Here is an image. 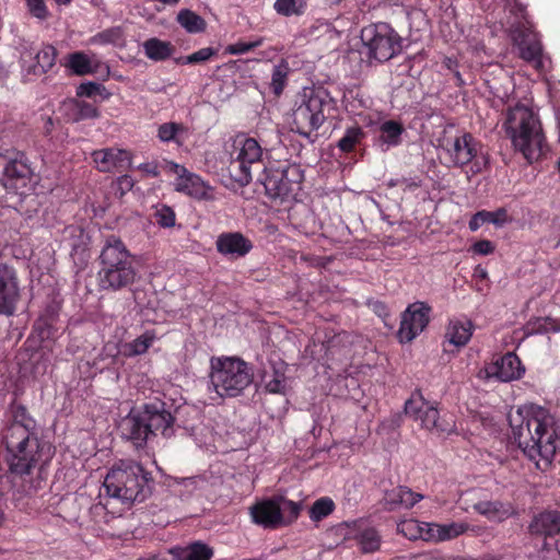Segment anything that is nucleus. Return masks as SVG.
Segmentation results:
<instances>
[{
    "label": "nucleus",
    "instance_id": "f257e3e1",
    "mask_svg": "<svg viewBox=\"0 0 560 560\" xmlns=\"http://www.w3.org/2000/svg\"><path fill=\"white\" fill-rule=\"evenodd\" d=\"M512 439L539 469L551 464L560 440V424L549 409L525 405L510 416Z\"/></svg>",
    "mask_w": 560,
    "mask_h": 560
},
{
    "label": "nucleus",
    "instance_id": "f03ea898",
    "mask_svg": "<svg viewBox=\"0 0 560 560\" xmlns=\"http://www.w3.org/2000/svg\"><path fill=\"white\" fill-rule=\"evenodd\" d=\"M97 284L101 291L117 292L130 288L138 277L135 256L116 235L106 237L98 256Z\"/></svg>",
    "mask_w": 560,
    "mask_h": 560
},
{
    "label": "nucleus",
    "instance_id": "7ed1b4c3",
    "mask_svg": "<svg viewBox=\"0 0 560 560\" xmlns=\"http://www.w3.org/2000/svg\"><path fill=\"white\" fill-rule=\"evenodd\" d=\"M175 418L166 409L163 401L144 404L141 409L132 410L124 419L122 434L133 444L136 448H143L151 436L158 432L164 438H171L174 433L173 424Z\"/></svg>",
    "mask_w": 560,
    "mask_h": 560
},
{
    "label": "nucleus",
    "instance_id": "20e7f679",
    "mask_svg": "<svg viewBox=\"0 0 560 560\" xmlns=\"http://www.w3.org/2000/svg\"><path fill=\"white\" fill-rule=\"evenodd\" d=\"M504 128L515 150L520 151L528 163L542 156L547 145L546 138L541 124L532 109L523 105L509 108Z\"/></svg>",
    "mask_w": 560,
    "mask_h": 560
},
{
    "label": "nucleus",
    "instance_id": "39448f33",
    "mask_svg": "<svg viewBox=\"0 0 560 560\" xmlns=\"http://www.w3.org/2000/svg\"><path fill=\"white\" fill-rule=\"evenodd\" d=\"M210 382L220 397L234 398L253 383L252 366L237 357L211 358Z\"/></svg>",
    "mask_w": 560,
    "mask_h": 560
},
{
    "label": "nucleus",
    "instance_id": "423d86ee",
    "mask_svg": "<svg viewBox=\"0 0 560 560\" xmlns=\"http://www.w3.org/2000/svg\"><path fill=\"white\" fill-rule=\"evenodd\" d=\"M7 462L12 474L28 476L42 460L46 443L40 433L2 432Z\"/></svg>",
    "mask_w": 560,
    "mask_h": 560
},
{
    "label": "nucleus",
    "instance_id": "0eeeda50",
    "mask_svg": "<svg viewBox=\"0 0 560 560\" xmlns=\"http://www.w3.org/2000/svg\"><path fill=\"white\" fill-rule=\"evenodd\" d=\"M440 147L445 152L450 166L462 170L468 166L467 173L471 175L481 173L486 166V160L479 159L482 145L470 132L463 131L454 137H444Z\"/></svg>",
    "mask_w": 560,
    "mask_h": 560
},
{
    "label": "nucleus",
    "instance_id": "6e6552de",
    "mask_svg": "<svg viewBox=\"0 0 560 560\" xmlns=\"http://www.w3.org/2000/svg\"><path fill=\"white\" fill-rule=\"evenodd\" d=\"M328 105L326 98L312 91L310 94H303L292 109L290 127L291 130L300 136L311 139L326 120L324 114L325 106Z\"/></svg>",
    "mask_w": 560,
    "mask_h": 560
},
{
    "label": "nucleus",
    "instance_id": "1a4fd4ad",
    "mask_svg": "<svg viewBox=\"0 0 560 560\" xmlns=\"http://www.w3.org/2000/svg\"><path fill=\"white\" fill-rule=\"evenodd\" d=\"M262 162V148L254 138L237 136L233 141L231 161L228 172L238 186H247L252 182V167Z\"/></svg>",
    "mask_w": 560,
    "mask_h": 560
},
{
    "label": "nucleus",
    "instance_id": "9d476101",
    "mask_svg": "<svg viewBox=\"0 0 560 560\" xmlns=\"http://www.w3.org/2000/svg\"><path fill=\"white\" fill-rule=\"evenodd\" d=\"M103 486L105 490H153L152 474L131 459H119L107 471Z\"/></svg>",
    "mask_w": 560,
    "mask_h": 560
},
{
    "label": "nucleus",
    "instance_id": "9b49d317",
    "mask_svg": "<svg viewBox=\"0 0 560 560\" xmlns=\"http://www.w3.org/2000/svg\"><path fill=\"white\" fill-rule=\"evenodd\" d=\"M361 40L370 58L387 61L401 51V37L385 22L371 24L361 31Z\"/></svg>",
    "mask_w": 560,
    "mask_h": 560
},
{
    "label": "nucleus",
    "instance_id": "f8f14e48",
    "mask_svg": "<svg viewBox=\"0 0 560 560\" xmlns=\"http://www.w3.org/2000/svg\"><path fill=\"white\" fill-rule=\"evenodd\" d=\"M4 186L19 195H27L35 188L37 178L24 152L5 150L0 153Z\"/></svg>",
    "mask_w": 560,
    "mask_h": 560
},
{
    "label": "nucleus",
    "instance_id": "ddd939ff",
    "mask_svg": "<svg viewBox=\"0 0 560 560\" xmlns=\"http://www.w3.org/2000/svg\"><path fill=\"white\" fill-rule=\"evenodd\" d=\"M300 513V505L282 497L262 500L250 508L256 524L266 528H278L293 523Z\"/></svg>",
    "mask_w": 560,
    "mask_h": 560
},
{
    "label": "nucleus",
    "instance_id": "4468645a",
    "mask_svg": "<svg viewBox=\"0 0 560 560\" xmlns=\"http://www.w3.org/2000/svg\"><path fill=\"white\" fill-rule=\"evenodd\" d=\"M304 173L299 165H285L278 168H264V177L260 179L266 195L271 199H288L301 189Z\"/></svg>",
    "mask_w": 560,
    "mask_h": 560
},
{
    "label": "nucleus",
    "instance_id": "2eb2a0df",
    "mask_svg": "<svg viewBox=\"0 0 560 560\" xmlns=\"http://www.w3.org/2000/svg\"><path fill=\"white\" fill-rule=\"evenodd\" d=\"M57 49L49 44L35 48L33 45H23L20 51V66L25 80H32L49 72L56 65Z\"/></svg>",
    "mask_w": 560,
    "mask_h": 560
},
{
    "label": "nucleus",
    "instance_id": "dca6fc26",
    "mask_svg": "<svg viewBox=\"0 0 560 560\" xmlns=\"http://www.w3.org/2000/svg\"><path fill=\"white\" fill-rule=\"evenodd\" d=\"M510 36L513 45L518 49V56L527 62H533L536 68L542 66V45L539 34L524 22H515L510 27Z\"/></svg>",
    "mask_w": 560,
    "mask_h": 560
},
{
    "label": "nucleus",
    "instance_id": "f3484780",
    "mask_svg": "<svg viewBox=\"0 0 560 560\" xmlns=\"http://www.w3.org/2000/svg\"><path fill=\"white\" fill-rule=\"evenodd\" d=\"M431 307L424 302L410 304L401 315L398 338L401 342L415 339L429 324Z\"/></svg>",
    "mask_w": 560,
    "mask_h": 560
},
{
    "label": "nucleus",
    "instance_id": "a211bd4d",
    "mask_svg": "<svg viewBox=\"0 0 560 560\" xmlns=\"http://www.w3.org/2000/svg\"><path fill=\"white\" fill-rule=\"evenodd\" d=\"M20 299V285L16 270L0 264V315L12 316Z\"/></svg>",
    "mask_w": 560,
    "mask_h": 560
},
{
    "label": "nucleus",
    "instance_id": "6ab92c4d",
    "mask_svg": "<svg viewBox=\"0 0 560 560\" xmlns=\"http://www.w3.org/2000/svg\"><path fill=\"white\" fill-rule=\"evenodd\" d=\"M215 248L223 257L235 260L248 255L254 248V243L242 232H223L217 237Z\"/></svg>",
    "mask_w": 560,
    "mask_h": 560
},
{
    "label": "nucleus",
    "instance_id": "aec40b11",
    "mask_svg": "<svg viewBox=\"0 0 560 560\" xmlns=\"http://www.w3.org/2000/svg\"><path fill=\"white\" fill-rule=\"evenodd\" d=\"M40 433V428L28 409L21 402L13 400L9 405L8 418L2 432Z\"/></svg>",
    "mask_w": 560,
    "mask_h": 560
},
{
    "label": "nucleus",
    "instance_id": "412c9836",
    "mask_svg": "<svg viewBox=\"0 0 560 560\" xmlns=\"http://www.w3.org/2000/svg\"><path fill=\"white\" fill-rule=\"evenodd\" d=\"M488 373L501 382H511L520 380L525 373V368L515 353L508 352L490 365Z\"/></svg>",
    "mask_w": 560,
    "mask_h": 560
},
{
    "label": "nucleus",
    "instance_id": "4be33fe9",
    "mask_svg": "<svg viewBox=\"0 0 560 560\" xmlns=\"http://www.w3.org/2000/svg\"><path fill=\"white\" fill-rule=\"evenodd\" d=\"M92 160L100 172L107 173L124 167L129 162V154L126 150L107 148L92 152Z\"/></svg>",
    "mask_w": 560,
    "mask_h": 560
},
{
    "label": "nucleus",
    "instance_id": "5701e85b",
    "mask_svg": "<svg viewBox=\"0 0 560 560\" xmlns=\"http://www.w3.org/2000/svg\"><path fill=\"white\" fill-rule=\"evenodd\" d=\"M418 420L421 421L422 428L438 434L448 435L455 430V422L452 417H447L446 415L441 417L438 408L430 404L425 407Z\"/></svg>",
    "mask_w": 560,
    "mask_h": 560
},
{
    "label": "nucleus",
    "instance_id": "b1692460",
    "mask_svg": "<svg viewBox=\"0 0 560 560\" xmlns=\"http://www.w3.org/2000/svg\"><path fill=\"white\" fill-rule=\"evenodd\" d=\"M182 173L178 174L175 183L176 191L183 192L196 199H206L208 197V186L200 176L188 172L185 167H180Z\"/></svg>",
    "mask_w": 560,
    "mask_h": 560
},
{
    "label": "nucleus",
    "instance_id": "393cba45",
    "mask_svg": "<svg viewBox=\"0 0 560 560\" xmlns=\"http://www.w3.org/2000/svg\"><path fill=\"white\" fill-rule=\"evenodd\" d=\"M472 331L474 324L470 319L455 318L450 320L446 328L445 338L451 345L459 348L468 343L472 336Z\"/></svg>",
    "mask_w": 560,
    "mask_h": 560
},
{
    "label": "nucleus",
    "instance_id": "a878e982",
    "mask_svg": "<svg viewBox=\"0 0 560 560\" xmlns=\"http://www.w3.org/2000/svg\"><path fill=\"white\" fill-rule=\"evenodd\" d=\"M468 529L466 523L453 522L448 524L430 523L427 525L428 541H444L464 534Z\"/></svg>",
    "mask_w": 560,
    "mask_h": 560
},
{
    "label": "nucleus",
    "instance_id": "bb28decb",
    "mask_svg": "<svg viewBox=\"0 0 560 560\" xmlns=\"http://www.w3.org/2000/svg\"><path fill=\"white\" fill-rule=\"evenodd\" d=\"M533 534L552 536L560 534V511H545L534 517L529 525Z\"/></svg>",
    "mask_w": 560,
    "mask_h": 560
},
{
    "label": "nucleus",
    "instance_id": "cd10ccee",
    "mask_svg": "<svg viewBox=\"0 0 560 560\" xmlns=\"http://www.w3.org/2000/svg\"><path fill=\"white\" fill-rule=\"evenodd\" d=\"M509 222L511 218L505 208H498L495 211L480 210L470 218L468 228L471 232H476L486 223L501 228Z\"/></svg>",
    "mask_w": 560,
    "mask_h": 560
},
{
    "label": "nucleus",
    "instance_id": "c85d7f7f",
    "mask_svg": "<svg viewBox=\"0 0 560 560\" xmlns=\"http://www.w3.org/2000/svg\"><path fill=\"white\" fill-rule=\"evenodd\" d=\"M145 57L152 61H165L173 56L176 47L167 40L150 37L142 43Z\"/></svg>",
    "mask_w": 560,
    "mask_h": 560
},
{
    "label": "nucleus",
    "instance_id": "c756f323",
    "mask_svg": "<svg viewBox=\"0 0 560 560\" xmlns=\"http://www.w3.org/2000/svg\"><path fill=\"white\" fill-rule=\"evenodd\" d=\"M384 508L387 511L411 509L423 499L420 492H385Z\"/></svg>",
    "mask_w": 560,
    "mask_h": 560
},
{
    "label": "nucleus",
    "instance_id": "7c9ffc66",
    "mask_svg": "<svg viewBox=\"0 0 560 560\" xmlns=\"http://www.w3.org/2000/svg\"><path fill=\"white\" fill-rule=\"evenodd\" d=\"M171 553L176 560H210L214 552L209 545L195 541L185 548H174Z\"/></svg>",
    "mask_w": 560,
    "mask_h": 560
},
{
    "label": "nucleus",
    "instance_id": "2f4dec72",
    "mask_svg": "<svg viewBox=\"0 0 560 560\" xmlns=\"http://www.w3.org/2000/svg\"><path fill=\"white\" fill-rule=\"evenodd\" d=\"M58 319V311L54 305H48L38 319L34 324V328L38 331L42 339H49L54 336L55 325Z\"/></svg>",
    "mask_w": 560,
    "mask_h": 560
},
{
    "label": "nucleus",
    "instance_id": "473e14b6",
    "mask_svg": "<svg viewBox=\"0 0 560 560\" xmlns=\"http://www.w3.org/2000/svg\"><path fill=\"white\" fill-rule=\"evenodd\" d=\"M291 68L285 59H281L277 65L273 66L271 72L270 90L272 94L279 97L287 84Z\"/></svg>",
    "mask_w": 560,
    "mask_h": 560
},
{
    "label": "nucleus",
    "instance_id": "72a5a7b5",
    "mask_svg": "<svg viewBox=\"0 0 560 560\" xmlns=\"http://www.w3.org/2000/svg\"><path fill=\"white\" fill-rule=\"evenodd\" d=\"M65 66L71 70L75 75L93 74L95 68L92 65L91 59L83 51H74L67 56Z\"/></svg>",
    "mask_w": 560,
    "mask_h": 560
},
{
    "label": "nucleus",
    "instance_id": "f704fd0d",
    "mask_svg": "<svg viewBox=\"0 0 560 560\" xmlns=\"http://www.w3.org/2000/svg\"><path fill=\"white\" fill-rule=\"evenodd\" d=\"M156 340L154 330H145L142 335L130 342L124 345V354L126 357H136L145 353Z\"/></svg>",
    "mask_w": 560,
    "mask_h": 560
},
{
    "label": "nucleus",
    "instance_id": "c9c22d12",
    "mask_svg": "<svg viewBox=\"0 0 560 560\" xmlns=\"http://www.w3.org/2000/svg\"><path fill=\"white\" fill-rule=\"evenodd\" d=\"M365 131L360 126H352L346 129L343 136L339 139L337 147L343 153H350L365 139Z\"/></svg>",
    "mask_w": 560,
    "mask_h": 560
},
{
    "label": "nucleus",
    "instance_id": "e433bc0d",
    "mask_svg": "<svg viewBox=\"0 0 560 560\" xmlns=\"http://www.w3.org/2000/svg\"><path fill=\"white\" fill-rule=\"evenodd\" d=\"M404 125L396 120H386L380 126V138L388 147H397L401 142Z\"/></svg>",
    "mask_w": 560,
    "mask_h": 560
},
{
    "label": "nucleus",
    "instance_id": "4c0bfd02",
    "mask_svg": "<svg viewBox=\"0 0 560 560\" xmlns=\"http://www.w3.org/2000/svg\"><path fill=\"white\" fill-rule=\"evenodd\" d=\"M178 24L188 33L196 34L206 30V21L197 13L189 9H183L177 14Z\"/></svg>",
    "mask_w": 560,
    "mask_h": 560
},
{
    "label": "nucleus",
    "instance_id": "58836bf2",
    "mask_svg": "<svg viewBox=\"0 0 560 560\" xmlns=\"http://www.w3.org/2000/svg\"><path fill=\"white\" fill-rule=\"evenodd\" d=\"M429 523L418 522L416 520H405L398 523L397 530L399 534L410 540H427V525Z\"/></svg>",
    "mask_w": 560,
    "mask_h": 560
},
{
    "label": "nucleus",
    "instance_id": "ea45409f",
    "mask_svg": "<svg viewBox=\"0 0 560 560\" xmlns=\"http://www.w3.org/2000/svg\"><path fill=\"white\" fill-rule=\"evenodd\" d=\"M276 12L283 16H300L307 8L306 0H276L273 5Z\"/></svg>",
    "mask_w": 560,
    "mask_h": 560
},
{
    "label": "nucleus",
    "instance_id": "a19ab883",
    "mask_svg": "<svg viewBox=\"0 0 560 560\" xmlns=\"http://www.w3.org/2000/svg\"><path fill=\"white\" fill-rule=\"evenodd\" d=\"M185 131L186 127L183 124L170 121L159 126L156 137L162 142L173 141L180 144L179 135Z\"/></svg>",
    "mask_w": 560,
    "mask_h": 560
},
{
    "label": "nucleus",
    "instance_id": "79ce46f5",
    "mask_svg": "<svg viewBox=\"0 0 560 560\" xmlns=\"http://www.w3.org/2000/svg\"><path fill=\"white\" fill-rule=\"evenodd\" d=\"M97 504L102 505L112 515L124 513V506H120V492H98Z\"/></svg>",
    "mask_w": 560,
    "mask_h": 560
},
{
    "label": "nucleus",
    "instance_id": "37998d69",
    "mask_svg": "<svg viewBox=\"0 0 560 560\" xmlns=\"http://www.w3.org/2000/svg\"><path fill=\"white\" fill-rule=\"evenodd\" d=\"M335 510V503L329 497H322L316 500L310 509V518L319 522L330 515Z\"/></svg>",
    "mask_w": 560,
    "mask_h": 560
},
{
    "label": "nucleus",
    "instance_id": "c03bdc74",
    "mask_svg": "<svg viewBox=\"0 0 560 560\" xmlns=\"http://www.w3.org/2000/svg\"><path fill=\"white\" fill-rule=\"evenodd\" d=\"M266 392L270 394H285L287 378L282 372L273 371L272 374L266 373L262 378Z\"/></svg>",
    "mask_w": 560,
    "mask_h": 560
},
{
    "label": "nucleus",
    "instance_id": "a18cd8bd",
    "mask_svg": "<svg viewBox=\"0 0 560 560\" xmlns=\"http://www.w3.org/2000/svg\"><path fill=\"white\" fill-rule=\"evenodd\" d=\"M427 406H429V402L423 398L421 392L416 390L405 402V413L415 420H418Z\"/></svg>",
    "mask_w": 560,
    "mask_h": 560
},
{
    "label": "nucleus",
    "instance_id": "49530a36",
    "mask_svg": "<svg viewBox=\"0 0 560 560\" xmlns=\"http://www.w3.org/2000/svg\"><path fill=\"white\" fill-rule=\"evenodd\" d=\"M218 52L217 49L212 47L201 48L188 56H182L174 59L176 65H196L202 63L210 60L211 57L215 56Z\"/></svg>",
    "mask_w": 560,
    "mask_h": 560
},
{
    "label": "nucleus",
    "instance_id": "de8ad7c7",
    "mask_svg": "<svg viewBox=\"0 0 560 560\" xmlns=\"http://www.w3.org/2000/svg\"><path fill=\"white\" fill-rule=\"evenodd\" d=\"M358 542L364 552H373L378 549L381 537L376 529L365 528L358 535Z\"/></svg>",
    "mask_w": 560,
    "mask_h": 560
},
{
    "label": "nucleus",
    "instance_id": "09e8293b",
    "mask_svg": "<svg viewBox=\"0 0 560 560\" xmlns=\"http://www.w3.org/2000/svg\"><path fill=\"white\" fill-rule=\"evenodd\" d=\"M72 119L75 121L98 117L100 113L95 105L84 101L72 103Z\"/></svg>",
    "mask_w": 560,
    "mask_h": 560
},
{
    "label": "nucleus",
    "instance_id": "8fccbe9b",
    "mask_svg": "<svg viewBox=\"0 0 560 560\" xmlns=\"http://www.w3.org/2000/svg\"><path fill=\"white\" fill-rule=\"evenodd\" d=\"M153 218L156 224L163 229L173 228L176 223L175 211L167 205H158L155 207Z\"/></svg>",
    "mask_w": 560,
    "mask_h": 560
},
{
    "label": "nucleus",
    "instance_id": "3c124183",
    "mask_svg": "<svg viewBox=\"0 0 560 560\" xmlns=\"http://www.w3.org/2000/svg\"><path fill=\"white\" fill-rule=\"evenodd\" d=\"M164 483L166 487L183 486L185 488L203 489L207 487V480L202 476H194L177 480L175 478H166Z\"/></svg>",
    "mask_w": 560,
    "mask_h": 560
},
{
    "label": "nucleus",
    "instance_id": "603ef678",
    "mask_svg": "<svg viewBox=\"0 0 560 560\" xmlns=\"http://www.w3.org/2000/svg\"><path fill=\"white\" fill-rule=\"evenodd\" d=\"M122 36L120 27H112L97 33L93 37V42L102 45L117 44Z\"/></svg>",
    "mask_w": 560,
    "mask_h": 560
},
{
    "label": "nucleus",
    "instance_id": "864d4df0",
    "mask_svg": "<svg viewBox=\"0 0 560 560\" xmlns=\"http://www.w3.org/2000/svg\"><path fill=\"white\" fill-rule=\"evenodd\" d=\"M528 327L536 334L556 332L560 330L558 323L550 317L538 318L535 323L529 324Z\"/></svg>",
    "mask_w": 560,
    "mask_h": 560
},
{
    "label": "nucleus",
    "instance_id": "5fc2aeb1",
    "mask_svg": "<svg viewBox=\"0 0 560 560\" xmlns=\"http://www.w3.org/2000/svg\"><path fill=\"white\" fill-rule=\"evenodd\" d=\"M30 14L38 20H46L49 16L45 0H25Z\"/></svg>",
    "mask_w": 560,
    "mask_h": 560
},
{
    "label": "nucleus",
    "instance_id": "6e6d98bb",
    "mask_svg": "<svg viewBox=\"0 0 560 560\" xmlns=\"http://www.w3.org/2000/svg\"><path fill=\"white\" fill-rule=\"evenodd\" d=\"M261 44V38L254 42H237L235 44L230 45L226 50L232 55H242L259 47Z\"/></svg>",
    "mask_w": 560,
    "mask_h": 560
},
{
    "label": "nucleus",
    "instance_id": "4d7b16f0",
    "mask_svg": "<svg viewBox=\"0 0 560 560\" xmlns=\"http://www.w3.org/2000/svg\"><path fill=\"white\" fill-rule=\"evenodd\" d=\"M104 86L96 82H84L81 83L77 89V95L79 97H93L101 93Z\"/></svg>",
    "mask_w": 560,
    "mask_h": 560
},
{
    "label": "nucleus",
    "instance_id": "13d9d810",
    "mask_svg": "<svg viewBox=\"0 0 560 560\" xmlns=\"http://www.w3.org/2000/svg\"><path fill=\"white\" fill-rule=\"evenodd\" d=\"M504 8L514 15L518 21L526 19V7L520 0H503Z\"/></svg>",
    "mask_w": 560,
    "mask_h": 560
},
{
    "label": "nucleus",
    "instance_id": "bf43d9fd",
    "mask_svg": "<svg viewBox=\"0 0 560 560\" xmlns=\"http://www.w3.org/2000/svg\"><path fill=\"white\" fill-rule=\"evenodd\" d=\"M495 250V246L493 242L489 240H479L474 243L470 247V252L475 255L479 256H488L493 254Z\"/></svg>",
    "mask_w": 560,
    "mask_h": 560
},
{
    "label": "nucleus",
    "instance_id": "052dcab7",
    "mask_svg": "<svg viewBox=\"0 0 560 560\" xmlns=\"http://www.w3.org/2000/svg\"><path fill=\"white\" fill-rule=\"evenodd\" d=\"M476 510L488 517H492L493 514L499 512L498 503L494 502H481L476 505Z\"/></svg>",
    "mask_w": 560,
    "mask_h": 560
},
{
    "label": "nucleus",
    "instance_id": "680f3d73",
    "mask_svg": "<svg viewBox=\"0 0 560 560\" xmlns=\"http://www.w3.org/2000/svg\"><path fill=\"white\" fill-rule=\"evenodd\" d=\"M128 492H124L121 493L120 492V506H124V512L128 509H130L131 504L133 501L137 500V497L140 492H137L135 497L132 495H127ZM130 494H132L133 492H129Z\"/></svg>",
    "mask_w": 560,
    "mask_h": 560
},
{
    "label": "nucleus",
    "instance_id": "e2e57ef3",
    "mask_svg": "<svg viewBox=\"0 0 560 560\" xmlns=\"http://www.w3.org/2000/svg\"><path fill=\"white\" fill-rule=\"evenodd\" d=\"M443 66L453 73L458 70V61L456 58L445 57L443 60Z\"/></svg>",
    "mask_w": 560,
    "mask_h": 560
},
{
    "label": "nucleus",
    "instance_id": "0e129e2a",
    "mask_svg": "<svg viewBox=\"0 0 560 560\" xmlns=\"http://www.w3.org/2000/svg\"><path fill=\"white\" fill-rule=\"evenodd\" d=\"M139 168L152 176H158L159 175V172H158V167L156 165L152 164V163H143L139 166Z\"/></svg>",
    "mask_w": 560,
    "mask_h": 560
},
{
    "label": "nucleus",
    "instance_id": "69168bd1",
    "mask_svg": "<svg viewBox=\"0 0 560 560\" xmlns=\"http://www.w3.org/2000/svg\"><path fill=\"white\" fill-rule=\"evenodd\" d=\"M476 277L483 280L488 278V272L486 269L481 268V266L476 267Z\"/></svg>",
    "mask_w": 560,
    "mask_h": 560
},
{
    "label": "nucleus",
    "instance_id": "338daca9",
    "mask_svg": "<svg viewBox=\"0 0 560 560\" xmlns=\"http://www.w3.org/2000/svg\"><path fill=\"white\" fill-rule=\"evenodd\" d=\"M454 77L456 79V85L457 86H463L465 84V81H464V79H463V77H462V74H460V72L458 70L454 72Z\"/></svg>",
    "mask_w": 560,
    "mask_h": 560
},
{
    "label": "nucleus",
    "instance_id": "774afa93",
    "mask_svg": "<svg viewBox=\"0 0 560 560\" xmlns=\"http://www.w3.org/2000/svg\"><path fill=\"white\" fill-rule=\"evenodd\" d=\"M137 560H160V558L155 553H149V555L138 558Z\"/></svg>",
    "mask_w": 560,
    "mask_h": 560
}]
</instances>
